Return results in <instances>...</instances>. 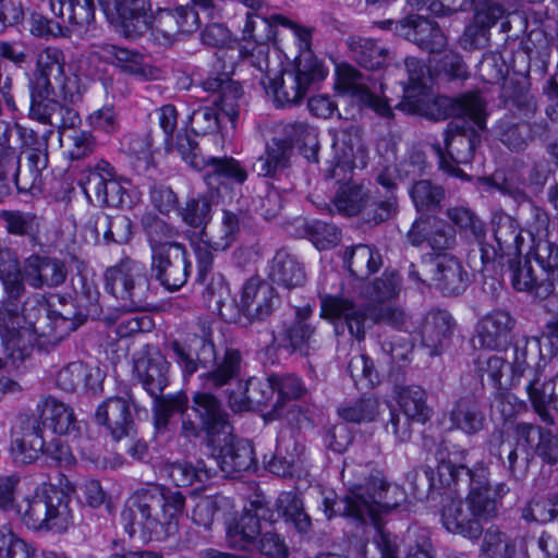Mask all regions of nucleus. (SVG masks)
Wrapping results in <instances>:
<instances>
[{
  "label": "nucleus",
  "instance_id": "nucleus-47",
  "mask_svg": "<svg viewBox=\"0 0 558 558\" xmlns=\"http://www.w3.org/2000/svg\"><path fill=\"white\" fill-rule=\"evenodd\" d=\"M539 369H535L534 378L529 381L526 392L535 411L545 420L547 408L558 409V374L539 384Z\"/></svg>",
  "mask_w": 558,
  "mask_h": 558
},
{
  "label": "nucleus",
  "instance_id": "nucleus-31",
  "mask_svg": "<svg viewBox=\"0 0 558 558\" xmlns=\"http://www.w3.org/2000/svg\"><path fill=\"white\" fill-rule=\"evenodd\" d=\"M287 229L296 238L308 239L319 251L330 250L341 241L340 229L335 223L323 220H306L300 217Z\"/></svg>",
  "mask_w": 558,
  "mask_h": 558
},
{
  "label": "nucleus",
  "instance_id": "nucleus-58",
  "mask_svg": "<svg viewBox=\"0 0 558 558\" xmlns=\"http://www.w3.org/2000/svg\"><path fill=\"white\" fill-rule=\"evenodd\" d=\"M52 131L19 125L17 135L22 142L21 155L48 159V141Z\"/></svg>",
  "mask_w": 558,
  "mask_h": 558
},
{
  "label": "nucleus",
  "instance_id": "nucleus-53",
  "mask_svg": "<svg viewBox=\"0 0 558 558\" xmlns=\"http://www.w3.org/2000/svg\"><path fill=\"white\" fill-rule=\"evenodd\" d=\"M154 400V423L158 432L167 429L170 417L175 413H183L187 410L189 398L184 392L162 393Z\"/></svg>",
  "mask_w": 558,
  "mask_h": 558
},
{
  "label": "nucleus",
  "instance_id": "nucleus-20",
  "mask_svg": "<svg viewBox=\"0 0 558 558\" xmlns=\"http://www.w3.org/2000/svg\"><path fill=\"white\" fill-rule=\"evenodd\" d=\"M108 15H116L126 37L137 38L153 26L149 0H98Z\"/></svg>",
  "mask_w": 558,
  "mask_h": 558
},
{
  "label": "nucleus",
  "instance_id": "nucleus-15",
  "mask_svg": "<svg viewBox=\"0 0 558 558\" xmlns=\"http://www.w3.org/2000/svg\"><path fill=\"white\" fill-rule=\"evenodd\" d=\"M171 349L183 375L192 376L197 371L198 363L205 366L216 359L211 324L208 320H199L187 335L186 347L173 341Z\"/></svg>",
  "mask_w": 558,
  "mask_h": 558
},
{
  "label": "nucleus",
  "instance_id": "nucleus-37",
  "mask_svg": "<svg viewBox=\"0 0 558 558\" xmlns=\"http://www.w3.org/2000/svg\"><path fill=\"white\" fill-rule=\"evenodd\" d=\"M269 276L272 282L286 289L301 287L306 280L303 264L284 248L277 251L274 256Z\"/></svg>",
  "mask_w": 558,
  "mask_h": 558
},
{
  "label": "nucleus",
  "instance_id": "nucleus-45",
  "mask_svg": "<svg viewBox=\"0 0 558 558\" xmlns=\"http://www.w3.org/2000/svg\"><path fill=\"white\" fill-rule=\"evenodd\" d=\"M494 236L501 254L512 255L520 252L523 243L521 230L515 220L505 211L495 213L492 218Z\"/></svg>",
  "mask_w": 558,
  "mask_h": 558
},
{
  "label": "nucleus",
  "instance_id": "nucleus-46",
  "mask_svg": "<svg viewBox=\"0 0 558 558\" xmlns=\"http://www.w3.org/2000/svg\"><path fill=\"white\" fill-rule=\"evenodd\" d=\"M499 141L510 150H524L534 138L533 126L527 121L502 117L497 125Z\"/></svg>",
  "mask_w": 558,
  "mask_h": 558
},
{
  "label": "nucleus",
  "instance_id": "nucleus-14",
  "mask_svg": "<svg viewBox=\"0 0 558 558\" xmlns=\"http://www.w3.org/2000/svg\"><path fill=\"white\" fill-rule=\"evenodd\" d=\"M187 256L185 245L179 242L154 244L150 265L154 277L169 291L181 289L191 274Z\"/></svg>",
  "mask_w": 558,
  "mask_h": 558
},
{
  "label": "nucleus",
  "instance_id": "nucleus-29",
  "mask_svg": "<svg viewBox=\"0 0 558 558\" xmlns=\"http://www.w3.org/2000/svg\"><path fill=\"white\" fill-rule=\"evenodd\" d=\"M95 420L98 424L106 426L114 440L129 436L133 429L129 402L121 397L108 398L99 404Z\"/></svg>",
  "mask_w": 558,
  "mask_h": 558
},
{
  "label": "nucleus",
  "instance_id": "nucleus-10",
  "mask_svg": "<svg viewBox=\"0 0 558 558\" xmlns=\"http://www.w3.org/2000/svg\"><path fill=\"white\" fill-rule=\"evenodd\" d=\"M78 189L69 187L62 201L64 206L131 207L130 196L116 180V170L108 161L100 159L84 171Z\"/></svg>",
  "mask_w": 558,
  "mask_h": 558
},
{
  "label": "nucleus",
  "instance_id": "nucleus-64",
  "mask_svg": "<svg viewBox=\"0 0 558 558\" xmlns=\"http://www.w3.org/2000/svg\"><path fill=\"white\" fill-rule=\"evenodd\" d=\"M534 258L551 282L558 280V245L548 240H539L534 245Z\"/></svg>",
  "mask_w": 558,
  "mask_h": 558
},
{
  "label": "nucleus",
  "instance_id": "nucleus-3",
  "mask_svg": "<svg viewBox=\"0 0 558 558\" xmlns=\"http://www.w3.org/2000/svg\"><path fill=\"white\" fill-rule=\"evenodd\" d=\"M21 296L0 301V340L4 353L13 362L24 361L35 345L59 344L75 329L74 322L39 296L28 299L21 308Z\"/></svg>",
  "mask_w": 558,
  "mask_h": 558
},
{
  "label": "nucleus",
  "instance_id": "nucleus-41",
  "mask_svg": "<svg viewBox=\"0 0 558 558\" xmlns=\"http://www.w3.org/2000/svg\"><path fill=\"white\" fill-rule=\"evenodd\" d=\"M37 411L39 412L38 418L43 423L49 422L56 434L65 435L77 428L73 410L53 397H47L38 403Z\"/></svg>",
  "mask_w": 558,
  "mask_h": 558
},
{
  "label": "nucleus",
  "instance_id": "nucleus-9",
  "mask_svg": "<svg viewBox=\"0 0 558 558\" xmlns=\"http://www.w3.org/2000/svg\"><path fill=\"white\" fill-rule=\"evenodd\" d=\"M454 117L445 132L447 154L454 163H469L486 129V102L478 93H465L448 101Z\"/></svg>",
  "mask_w": 558,
  "mask_h": 558
},
{
  "label": "nucleus",
  "instance_id": "nucleus-23",
  "mask_svg": "<svg viewBox=\"0 0 558 558\" xmlns=\"http://www.w3.org/2000/svg\"><path fill=\"white\" fill-rule=\"evenodd\" d=\"M203 89L209 94L213 105L229 118L232 124L239 118L240 100L243 90L239 82L226 73L207 77L202 83Z\"/></svg>",
  "mask_w": 558,
  "mask_h": 558
},
{
  "label": "nucleus",
  "instance_id": "nucleus-30",
  "mask_svg": "<svg viewBox=\"0 0 558 558\" xmlns=\"http://www.w3.org/2000/svg\"><path fill=\"white\" fill-rule=\"evenodd\" d=\"M108 58L124 74L132 75L141 81H159L163 78V71L146 62L143 54L126 48L107 45L104 48Z\"/></svg>",
  "mask_w": 558,
  "mask_h": 558
},
{
  "label": "nucleus",
  "instance_id": "nucleus-12",
  "mask_svg": "<svg viewBox=\"0 0 558 558\" xmlns=\"http://www.w3.org/2000/svg\"><path fill=\"white\" fill-rule=\"evenodd\" d=\"M106 291L112 294L128 312L145 310L150 282L145 266L133 259H123L105 272Z\"/></svg>",
  "mask_w": 558,
  "mask_h": 558
},
{
  "label": "nucleus",
  "instance_id": "nucleus-35",
  "mask_svg": "<svg viewBox=\"0 0 558 558\" xmlns=\"http://www.w3.org/2000/svg\"><path fill=\"white\" fill-rule=\"evenodd\" d=\"M50 8L72 32L82 34L95 21L93 0H50Z\"/></svg>",
  "mask_w": 558,
  "mask_h": 558
},
{
  "label": "nucleus",
  "instance_id": "nucleus-1",
  "mask_svg": "<svg viewBox=\"0 0 558 558\" xmlns=\"http://www.w3.org/2000/svg\"><path fill=\"white\" fill-rule=\"evenodd\" d=\"M341 477L348 492L339 499L324 498L326 518L342 515L350 519L356 525L355 536L363 545L373 538L381 558H398L396 538L385 531L381 515L405 501L404 489L388 483L371 464L344 462Z\"/></svg>",
  "mask_w": 558,
  "mask_h": 558
},
{
  "label": "nucleus",
  "instance_id": "nucleus-42",
  "mask_svg": "<svg viewBox=\"0 0 558 558\" xmlns=\"http://www.w3.org/2000/svg\"><path fill=\"white\" fill-rule=\"evenodd\" d=\"M451 427L473 435L483 429L485 415L478 402L472 397L459 399L449 413Z\"/></svg>",
  "mask_w": 558,
  "mask_h": 558
},
{
  "label": "nucleus",
  "instance_id": "nucleus-49",
  "mask_svg": "<svg viewBox=\"0 0 558 558\" xmlns=\"http://www.w3.org/2000/svg\"><path fill=\"white\" fill-rule=\"evenodd\" d=\"M203 299L206 306L217 312L227 322H236L238 312L230 298L229 288L222 278L213 279L204 289Z\"/></svg>",
  "mask_w": 558,
  "mask_h": 558
},
{
  "label": "nucleus",
  "instance_id": "nucleus-16",
  "mask_svg": "<svg viewBox=\"0 0 558 558\" xmlns=\"http://www.w3.org/2000/svg\"><path fill=\"white\" fill-rule=\"evenodd\" d=\"M199 23V12L194 7L179 5L158 10L153 19L151 31L160 45L168 46L196 32Z\"/></svg>",
  "mask_w": 558,
  "mask_h": 558
},
{
  "label": "nucleus",
  "instance_id": "nucleus-8",
  "mask_svg": "<svg viewBox=\"0 0 558 558\" xmlns=\"http://www.w3.org/2000/svg\"><path fill=\"white\" fill-rule=\"evenodd\" d=\"M320 316L332 324L337 335L348 331L357 341L365 339L366 330L375 323H385L400 331H408L412 326L410 317L400 307H383L375 314L369 305L330 294L320 296Z\"/></svg>",
  "mask_w": 558,
  "mask_h": 558
},
{
  "label": "nucleus",
  "instance_id": "nucleus-33",
  "mask_svg": "<svg viewBox=\"0 0 558 558\" xmlns=\"http://www.w3.org/2000/svg\"><path fill=\"white\" fill-rule=\"evenodd\" d=\"M213 362H215V367L199 376L203 389H219L231 385L240 377L242 369L240 350L228 348L221 357L216 356Z\"/></svg>",
  "mask_w": 558,
  "mask_h": 558
},
{
  "label": "nucleus",
  "instance_id": "nucleus-7",
  "mask_svg": "<svg viewBox=\"0 0 558 558\" xmlns=\"http://www.w3.org/2000/svg\"><path fill=\"white\" fill-rule=\"evenodd\" d=\"M193 410L202 420L208 442L218 449L217 463L221 471L234 474L248 471L255 464L254 450L248 440L232 436V426L228 422L219 400L208 391L195 392Z\"/></svg>",
  "mask_w": 558,
  "mask_h": 558
},
{
  "label": "nucleus",
  "instance_id": "nucleus-11",
  "mask_svg": "<svg viewBox=\"0 0 558 558\" xmlns=\"http://www.w3.org/2000/svg\"><path fill=\"white\" fill-rule=\"evenodd\" d=\"M326 73L323 64L312 54L300 57L294 69L282 70L279 75L260 78L267 93H271L278 107L299 104L310 86L324 80Z\"/></svg>",
  "mask_w": 558,
  "mask_h": 558
},
{
  "label": "nucleus",
  "instance_id": "nucleus-28",
  "mask_svg": "<svg viewBox=\"0 0 558 558\" xmlns=\"http://www.w3.org/2000/svg\"><path fill=\"white\" fill-rule=\"evenodd\" d=\"M134 369L143 388L151 398L160 396L168 386L169 363L157 350L138 357Z\"/></svg>",
  "mask_w": 558,
  "mask_h": 558
},
{
  "label": "nucleus",
  "instance_id": "nucleus-63",
  "mask_svg": "<svg viewBox=\"0 0 558 558\" xmlns=\"http://www.w3.org/2000/svg\"><path fill=\"white\" fill-rule=\"evenodd\" d=\"M445 190L428 180L417 181L410 191L416 209L440 207L445 199Z\"/></svg>",
  "mask_w": 558,
  "mask_h": 558
},
{
  "label": "nucleus",
  "instance_id": "nucleus-62",
  "mask_svg": "<svg viewBox=\"0 0 558 558\" xmlns=\"http://www.w3.org/2000/svg\"><path fill=\"white\" fill-rule=\"evenodd\" d=\"M290 150L291 147L287 141L274 138L267 146L265 157H260L256 163L259 174L268 177L278 168L286 167Z\"/></svg>",
  "mask_w": 558,
  "mask_h": 558
},
{
  "label": "nucleus",
  "instance_id": "nucleus-36",
  "mask_svg": "<svg viewBox=\"0 0 558 558\" xmlns=\"http://www.w3.org/2000/svg\"><path fill=\"white\" fill-rule=\"evenodd\" d=\"M501 97L504 107L507 110L504 117L529 122L537 111L535 97L526 86L519 82L510 81L507 83L504 86Z\"/></svg>",
  "mask_w": 558,
  "mask_h": 558
},
{
  "label": "nucleus",
  "instance_id": "nucleus-5",
  "mask_svg": "<svg viewBox=\"0 0 558 558\" xmlns=\"http://www.w3.org/2000/svg\"><path fill=\"white\" fill-rule=\"evenodd\" d=\"M64 68L63 52L58 48L48 47L38 53L36 66L29 80L31 113L38 121L50 126H53V119L58 118L59 112L53 105H60L51 97L76 104L83 94L80 78L75 75H66Z\"/></svg>",
  "mask_w": 558,
  "mask_h": 558
},
{
  "label": "nucleus",
  "instance_id": "nucleus-18",
  "mask_svg": "<svg viewBox=\"0 0 558 558\" xmlns=\"http://www.w3.org/2000/svg\"><path fill=\"white\" fill-rule=\"evenodd\" d=\"M514 7V0H495L475 9L472 22L465 27L459 44L468 51L481 50L489 44V29Z\"/></svg>",
  "mask_w": 558,
  "mask_h": 558
},
{
  "label": "nucleus",
  "instance_id": "nucleus-24",
  "mask_svg": "<svg viewBox=\"0 0 558 558\" xmlns=\"http://www.w3.org/2000/svg\"><path fill=\"white\" fill-rule=\"evenodd\" d=\"M336 87L344 94L356 97L360 101L385 118L392 116L387 100L376 96L367 86L364 76L351 65H341L337 70Z\"/></svg>",
  "mask_w": 558,
  "mask_h": 558
},
{
  "label": "nucleus",
  "instance_id": "nucleus-32",
  "mask_svg": "<svg viewBox=\"0 0 558 558\" xmlns=\"http://www.w3.org/2000/svg\"><path fill=\"white\" fill-rule=\"evenodd\" d=\"M514 320L506 311L497 310L485 315L477 325V338L482 347L500 349L510 341Z\"/></svg>",
  "mask_w": 558,
  "mask_h": 558
},
{
  "label": "nucleus",
  "instance_id": "nucleus-51",
  "mask_svg": "<svg viewBox=\"0 0 558 558\" xmlns=\"http://www.w3.org/2000/svg\"><path fill=\"white\" fill-rule=\"evenodd\" d=\"M482 535L480 551L485 558H515V541L497 525L483 530Z\"/></svg>",
  "mask_w": 558,
  "mask_h": 558
},
{
  "label": "nucleus",
  "instance_id": "nucleus-13",
  "mask_svg": "<svg viewBox=\"0 0 558 558\" xmlns=\"http://www.w3.org/2000/svg\"><path fill=\"white\" fill-rule=\"evenodd\" d=\"M409 74L410 85L404 88V100L399 107L411 113H416L430 120H439L446 117L445 108L448 107L447 98H437L423 83L426 68L421 60L409 57L404 60Z\"/></svg>",
  "mask_w": 558,
  "mask_h": 558
},
{
  "label": "nucleus",
  "instance_id": "nucleus-60",
  "mask_svg": "<svg viewBox=\"0 0 558 558\" xmlns=\"http://www.w3.org/2000/svg\"><path fill=\"white\" fill-rule=\"evenodd\" d=\"M338 414L342 420L350 423H368L379 414V402L373 397L362 398L340 407Z\"/></svg>",
  "mask_w": 558,
  "mask_h": 558
},
{
  "label": "nucleus",
  "instance_id": "nucleus-50",
  "mask_svg": "<svg viewBox=\"0 0 558 558\" xmlns=\"http://www.w3.org/2000/svg\"><path fill=\"white\" fill-rule=\"evenodd\" d=\"M0 281L7 296H22L25 292L23 267L9 248H0Z\"/></svg>",
  "mask_w": 558,
  "mask_h": 558
},
{
  "label": "nucleus",
  "instance_id": "nucleus-57",
  "mask_svg": "<svg viewBox=\"0 0 558 558\" xmlns=\"http://www.w3.org/2000/svg\"><path fill=\"white\" fill-rule=\"evenodd\" d=\"M168 476L178 487L193 485L195 482L204 483L211 477V471L203 461L196 465L189 462H174L167 468Z\"/></svg>",
  "mask_w": 558,
  "mask_h": 558
},
{
  "label": "nucleus",
  "instance_id": "nucleus-27",
  "mask_svg": "<svg viewBox=\"0 0 558 558\" xmlns=\"http://www.w3.org/2000/svg\"><path fill=\"white\" fill-rule=\"evenodd\" d=\"M252 228L248 211H222L221 218L209 226L207 243L215 251H226L236 241L241 230Z\"/></svg>",
  "mask_w": 558,
  "mask_h": 558
},
{
  "label": "nucleus",
  "instance_id": "nucleus-21",
  "mask_svg": "<svg viewBox=\"0 0 558 558\" xmlns=\"http://www.w3.org/2000/svg\"><path fill=\"white\" fill-rule=\"evenodd\" d=\"M275 511L260 501L251 502L234 526L227 532L229 547L248 551L255 544L258 535L262 534V522H276Z\"/></svg>",
  "mask_w": 558,
  "mask_h": 558
},
{
  "label": "nucleus",
  "instance_id": "nucleus-61",
  "mask_svg": "<svg viewBox=\"0 0 558 558\" xmlns=\"http://www.w3.org/2000/svg\"><path fill=\"white\" fill-rule=\"evenodd\" d=\"M35 547L15 534L10 525L0 526V558H31Z\"/></svg>",
  "mask_w": 558,
  "mask_h": 558
},
{
  "label": "nucleus",
  "instance_id": "nucleus-22",
  "mask_svg": "<svg viewBox=\"0 0 558 558\" xmlns=\"http://www.w3.org/2000/svg\"><path fill=\"white\" fill-rule=\"evenodd\" d=\"M278 302L277 293L269 283L258 278H251L244 283L240 306L250 322L268 317Z\"/></svg>",
  "mask_w": 558,
  "mask_h": 558
},
{
  "label": "nucleus",
  "instance_id": "nucleus-34",
  "mask_svg": "<svg viewBox=\"0 0 558 558\" xmlns=\"http://www.w3.org/2000/svg\"><path fill=\"white\" fill-rule=\"evenodd\" d=\"M57 385L60 389L73 392L78 389L97 391L101 384L99 368L92 367L82 361L66 364L57 374Z\"/></svg>",
  "mask_w": 558,
  "mask_h": 558
},
{
  "label": "nucleus",
  "instance_id": "nucleus-54",
  "mask_svg": "<svg viewBox=\"0 0 558 558\" xmlns=\"http://www.w3.org/2000/svg\"><path fill=\"white\" fill-rule=\"evenodd\" d=\"M332 147L338 167H352L356 151L361 147L360 129L349 125L335 135Z\"/></svg>",
  "mask_w": 558,
  "mask_h": 558
},
{
  "label": "nucleus",
  "instance_id": "nucleus-55",
  "mask_svg": "<svg viewBox=\"0 0 558 558\" xmlns=\"http://www.w3.org/2000/svg\"><path fill=\"white\" fill-rule=\"evenodd\" d=\"M48 166L47 158L24 156V160L19 159V173L15 174L13 183L21 192H28L39 187L41 183V172Z\"/></svg>",
  "mask_w": 558,
  "mask_h": 558
},
{
  "label": "nucleus",
  "instance_id": "nucleus-48",
  "mask_svg": "<svg viewBox=\"0 0 558 558\" xmlns=\"http://www.w3.org/2000/svg\"><path fill=\"white\" fill-rule=\"evenodd\" d=\"M512 286L517 291L530 292L541 299L547 298L555 290L551 277L538 280L529 260L519 262L513 267Z\"/></svg>",
  "mask_w": 558,
  "mask_h": 558
},
{
  "label": "nucleus",
  "instance_id": "nucleus-25",
  "mask_svg": "<svg viewBox=\"0 0 558 558\" xmlns=\"http://www.w3.org/2000/svg\"><path fill=\"white\" fill-rule=\"evenodd\" d=\"M25 282L34 289L56 288L66 279V268L58 258L31 255L23 263Z\"/></svg>",
  "mask_w": 558,
  "mask_h": 558
},
{
  "label": "nucleus",
  "instance_id": "nucleus-38",
  "mask_svg": "<svg viewBox=\"0 0 558 558\" xmlns=\"http://www.w3.org/2000/svg\"><path fill=\"white\" fill-rule=\"evenodd\" d=\"M452 329V317L448 312L434 311L427 314L422 329V343L430 356L440 354Z\"/></svg>",
  "mask_w": 558,
  "mask_h": 558
},
{
  "label": "nucleus",
  "instance_id": "nucleus-56",
  "mask_svg": "<svg viewBox=\"0 0 558 558\" xmlns=\"http://www.w3.org/2000/svg\"><path fill=\"white\" fill-rule=\"evenodd\" d=\"M272 380L276 386L277 400L274 403L270 414L274 417H279L281 415L283 404L287 401L303 397L306 392V388L299 377L291 374H272Z\"/></svg>",
  "mask_w": 558,
  "mask_h": 558
},
{
  "label": "nucleus",
  "instance_id": "nucleus-19",
  "mask_svg": "<svg viewBox=\"0 0 558 558\" xmlns=\"http://www.w3.org/2000/svg\"><path fill=\"white\" fill-rule=\"evenodd\" d=\"M396 24V31L405 39L414 43L420 49L429 53H439L447 46V37L438 24L421 15H409L396 23L385 21L380 27L390 28Z\"/></svg>",
  "mask_w": 558,
  "mask_h": 558
},
{
  "label": "nucleus",
  "instance_id": "nucleus-52",
  "mask_svg": "<svg viewBox=\"0 0 558 558\" xmlns=\"http://www.w3.org/2000/svg\"><path fill=\"white\" fill-rule=\"evenodd\" d=\"M231 508L230 499L225 496H206L196 502L192 511V520L195 524L209 529L215 521L223 518Z\"/></svg>",
  "mask_w": 558,
  "mask_h": 558
},
{
  "label": "nucleus",
  "instance_id": "nucleus-2",
  "mask_svg": "<svg viewBox=\"0 0 558 558\" xmlns=\"http://www.w3.org/2000/svg\"><path fill=\"white\" fill-rule=\"evenodd\" d=\"M438 475L444 485L458 484L465 478L469 493L464 500L451 499L442 506L441 523L452 534L477 541L486 523L498 515L501 499L509 493L506 483L490 484L488 469L478 463L472 469L440 458Z\"/></svg>",
  "mask_w": 558,
  "mask_h": 558
},
{
  "label": "nucleus",
  "instance_id": "nucleus-17",
  "mask_svg": "<svg viewBox=\"0 0 558 558\" xmlns=\"http://www.w3.org/2000/svg\"><path fill=\"white\" fill-rule=\"evenodd\" d=\"M44 450V423L37 416L20 414L11 428V454L14 461L31 464Z\"/></svg>",
  "mask_w": 558,
  "mask_h": 558
},
{
  "label": "nucleus",
  "instance_id": "nucleus-40",
  "mask_svg": "<svg viewBox=\"0 0 558 558\" xmlns=\"http://www.w3.org/2000/svg\"><path fill=\"white\" fill-rule=\"evenodd\" d=\"M397 403L402 414L414 423L425 424L433 416V409L427 402V392L421 386L401 387L397 393Z\"/></svg>",
  "mask_w": 558,
  "mask_h": 558
},
{
  "label": "nucleus",
  "instance_id": "nucleus-26",
  "mask_svg": "<svg viewBox=\"0 0 558 558\" xmlns=\"http://www.w3.org/2000/svg\"><path fill=\"white\" fill-rule=\"evenodd\" d=\"M423 268V275L430 274V279L446 294L457 295L465 289L468 274L453 256H439L425 263Z\"/></svg>",
  "mask_w": 558,
  "mask_h": 558
},
{
  "label": "nucleus",
  "instance_id": "nucleus-39",
  "mask_svg": "<svg viewBox=\"0 0 558 558\" xmlns=\"http://www.w3.org/2000/svg\"><path fill=\"white\" fill-rule=\"evenodd\" d=\"M315 328L305 322H292L284 325L275 336L278 347L290 353L299 352L308 355L315 349Z\"/></svg>",
  "mask_w": 558,
  "mask_h": 558
},
{
  "label": "nucleus",
  "instance_id": "nucleus-59",
  "mask_svg": "<svg viewBox=\"0 0 558 558\" xmlns=\"http://www.w3.org/2000/svg\"><path fill=\"white\" fill-rule=\"evenodd\" d=\"M168 219V211H144L141 220L148 236L150 251H153L154 244H165L167 241L163 239L170 238L174 233Z\"/></svg>",
  "mask_w": 558,
  "mask_h": 558
},
{
  "label": "nucleus",
  "instance_id": "nucleus-6",
  "mask_svg": "<svg viewBox=\"0 0 558 558\" xmlns=\"http://www.w3.org/2000/svg\"><path fill=\"white\" fill-rule=\"evenodd\" d=\"M16 476L0 478V508L4 511L16 510L22 523L31 531L39 533H64L73 524L70 497L61 489L50 486L43 494L24 498L16 506Z\"/></svg>",
  "mask_w": 558,
  "mask_h": 558
},
{
  "label": "nucleus",
  "instance_id": "nucleus-44",
  "mask_svg": "<svg viewBox=\"0 0 558 558\" xmlns=\"http://www.w3.org/2000/svg\"><path fill=\"white\" fill-rule=\"evenodd\" d=\"M350 48L356 62L368 70H378L387 65L390 50L381 43L371 38H351Z\"/></svg>",
  "mask_w": 558,
  "mask_h": 558
},
{
  "label": "nucleus",
  "instance_id": "nucleus-43",
  "mask_svg": "<svg viewBox=\"0 0 558 558\" xmlns=\"http://www.w3.org/2000/svg\"><path fill=\"white\" fill-rule=\"evenodd\" d=\"M343 263L352 276L364 279L379 269L381 257L371 246L359 244L345 250Z\"/></svg>",
  "mask_w": 558,
  "mask_h": 558
},
{
  "label": "nucleus",
  "instance_id": "nucleus-4",
  "mask_svg": "<svg viewBox=\"0 0 558 558\" xmlns=\"http://www.w3.org/2000/svg\"><path fill=\"white\" fill-rule=\"evenodd\" d=\"M184 506L185 497L181 492L149 485L132 495L121 512V520L130 537L140 533L143 539L161 541L178 532Z\"/></svg>",
  "mask_w": 558,
  "mask_h": 558
}]
</instances>
